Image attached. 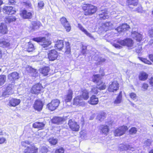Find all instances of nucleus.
<instances>
[{
    "mask_svg": "<svg viewBox=\"0 0 153 153\" xmlns=\"http://www.w3.org/2000/svg\"><path fill=\"white\" fill-rule=\"evenodd\" d=\"M31 142L28 140H25L21 142V145L24 147L23 153H37L38 149L33 144H31Z\"/></svg>",
    "mask_w": 153,
    "mask_h": 153,
    "instance_id": "nucleus-1",
    "label": "nucleus"
},
{
    "mask_svg": "<svg viewBox=\"0 0 153 153\" xmlns=\"http://www.w3.org/2000/svg\"><path fill=\"white\" fill-rule=\"evenodd\" d=\"M33 40L34 41L39 42L43 48H46L51 45V42L48 39H46L45 37H39L33 38Z\"/></svg>",
    "mask_w": 153,
    "mask_h": 153,
    "instance_id": "nucleus-2",
    "label": "nucleus"
},
{
    "mask_svg": "<svg viewBox=\"0 0 153 153\" xmlns=\"http://www.w3.org/2000/svg\"><path fill=\"white\" fill-rule=\"evenodd\" d=\"M83 9L85 10L84 14L85 15L93 14L97 11V7L91 4H85Z\"/></svg>",
    "mask_w": 153,
    "mask_h": 153,
    "instance_id": "nucleus-3",
    "label": "nucleus"
},
{
    "mask_svg": "<svg viewBox=\"0 0 153 153\" xmlns=\"http://www.w3.org/2000/svg\"><path fill=\"white\" fill-rule=\"evenodd\" d=\"M117 42L122 46H126L129 48L133 47L134 42L131 39L127 38L124 40H119Z\"/></svg>",
    "mask_w": 153,
    "mask_h": 153,
    "instance_id": "nucleus-4",
    "label": "nucleus"
},
{
    "mask_svg": "<svg viewBox=\"0 0 153 153\" xmlns=\"http://www.w3.org/2000/svg\"><path fill=\"white\" fill-rule=\"evenodd\" d=\"M128 129V128L126 126H121L115 130L114 131V135L115 136H122L125 133Z\"/></svg>",
    "mask_w": 153,
    "mask_h": 153,
    "instance_id": "nucleus-5",
    "label": "nucleus"
},
{
    "mask_svg": "<svg viewBox=\"0 0 153 153\" xmlns=\"http://www.w3.org/2000/svg\"><path fill=\"white\" fill-rule=\"evenodd\" d=\"M60 103V101L57 99L53 100L51 102L49 103L47 105V107L48 109L51 111L55 110L58 106Z\"/></svg>",
    "mask_w": 153,
    "mask_h": 153,
    "instance_id": "nucleus-6",
    "label": "nucleus"
},
{
    "mask_svg": "<svg viewBox=\"0 0 153 153\" xmlns=\"http://www.w3.org/2000/svg\"><path fill=\"white\" fill-rule=\"evenodd\" d=\"M119 87V84L117 82L114 81L110 82L108 90L109 92H114L118 89Z\"/></svg>",
    "mask_w": 153,
    "mask_h": 153,
    "instance_id": "nucleus-7",
    "label": "nucleus"
},
{
    "mask_svg": "<svg viewBox=\"0 0 153 153\" xmlns=\"http://www.w3.org/2000/svg\"><path fill=\"white\" fill-rule=\"evenodd\" d=\"M60 21L62 25L64 27L67 32H69L71 29L70 24L68 21L67 19L64 17L61 18Z\"/></svg>",
    "mask_w": 153,
    "mask_h": 153,
    "instance_id": "nucleus-8",
    "label": "nucleus"
},
{
    "mask_svg": "<svg viewBox=\"0 0 153 153\" xmlns=\"http://www.w3.org/2000/svg\"><path fill=\"white\" fill-rule=\"evenodd\" d=\"M19 77V74L16 72L10 73L8 76V80L12 83H14L15 80L18 79Z\"/></svg>",
    "mask_w": 153,
    "mask_h": 153,
    "instance_id": "nucleus-9",
    "label": "nucleus"
},
{
    "mask_svg": "<svg viewBox=\"0 0 153 153\" xmlns=\"http://www.w3.org/2000/svg\"><path fill=\"white\" fill-rule=\"evenodd\" d=\"M68 125L70 128L73 131H77L79 130V126L77 123L72 120H69Z\"/></svg>",
    "mask_w": 153,
    "mask_h": 153,
    "instance_id": "nucleus-10",
    "label": "nucleus"
},
{
    "mask_svg": "<svg viewBox=\"0 0 153 153\" xmlns=\"http://www.w3.org/2000/svg\"><path fill=\"white\" fill-rule=\"evenodd\" d=\"M43 106L42 102L40 100H37L35 101L33 106L34 109L40 111L42 110Z\"/></svg>",
    "mask_w": 153,
    "mask_h": 153,
    "instance_id": "nucleus-11",
    "label": "nucleus"
},
{
    "mask_svg": "<svg viewBox=\"0 0 153 153\" xmlns=\"http://www.w3.org/2000/svg\"><path fill=\"white\" fill-rule=\"evenodd\" d=\"M48 58L50 61H54L56 59L58 56L57 51L55 50L50 51L48 53Z\"/></svg>",
    "mask_w": 153,
    "mask_h": 153,
    "instance_id": "nucleus-12",
    "label": "nucleus"
},
{
    "mask_svg": "<svg viewBox=\"0 0 153 153\" xmlns=\"http://www.w3.org/2000/svg\"><path fill=\"white\" fill-rule=\"evenodd\" d=\"M100 133L105 135H107L109 131L108 126L106 125H101L99 127Z\"/></svg>",
    "mask_w": 153,
    "mask_h": 153,
    "instance_id": "nucleus-13",
    "label": "nucleus"
},
{
    "mask_svg": "<svg viewBox=\"0 0 153 153\" xmlns=\"http://www.w3.org/2000/svg\"><path fill=\"white\" fill-rule=\"evenodd\" d=\"M42 88V86L40 84H36L32 87L31 90V92L33 94H38L40 92Z\"/></svg>",
    "mask_w": 153,
    "mask_h": 153,
    "instance_id": "nucleus-14",
    "label": "nucleus"
},
{
    "mask_svg": "<svg viewBox=\"0 0 153 153\" xmlns=\"http://www.w3.org/2000/svg\"><path fill=\"white\" fill-rule=\"evenodd\" d=\"M84 101L81 98V96H77L74 100L73 104L75 105L80 106L84 105Z\"/></svg>",
    "mask_w": 153,
    "mask_h": 153,
    "instance_id": "nucleus-15",
    "label": "nucleus"
},
{
    "mask_svg": "<svg viewBox=\"0 0 153 153\" xmlns=\"http://www.w3.org/2000/svg\"><path fill=\"white\" fill-rule=\"evenodd\" d=\"M3 11L6 14L10 15L14 14L16 12L13 7L10 6L4 7L3 8Z\"/></svg>",
    "mask_w": 153,
    "mask_h": 153,
    "instance_id": "nucleus-16",
    "label": "nucleus"
},
{
    "mask_svg": "<svg viewBox=\"0 0 153 153\" xmlns=\"http://www.w3.org/2000/svg\"><path fill=\"white\" fill-rule=\"evenodd\" d=\"M129 26L126 24H122L116 28L115 30L118 32H124L128 30Z\"/></svg>",
    "mask_w": 153,
    "mask_h": 153,
    "instance_id": "nucleus-17",
    "label": "nucleus"
},
{
    "mask_svg": "<svg viewBox=\"0 0 153 153\" xmlns=\"http://www.w3.org/2000/svg\"><path fill=\"white\" fill-rule=\"evenodd\" d=\"M21 16L25 19H31L32 16V15L31 12H27L25 10H22L20 13Z\"/></svg>",
    "mask_w": 153,
    "mask_h": 153,
    "instance_id": "nucleus-18",
    "label": "nucleus"
},
{
    "mask_svg": "<svg viewBox=\"0 0 153 153\" xmlns=\"http://www.w3.org/2000/svg\"><path fill=\"white\" fill-rule=\"evenodd\" d=\"M131 36L138 42L140 41L142 39L141 34L136 31H133L132 32Z\"/></svg>",
    "mask_w": 153,
    "mask_h": 153,
    "instance_id": "nucleus-19",
    "label": "nucleus"
},
{
    "mask_svg": "<svg viewBox=\"0 0 153 153\" xmlns=\"http://www.w3.org/2000/svg\"><path fill=\"white\" fill-rule=\"evenodd\" d=\"M73 94V92L72 90H69L68 91L67 94L64 97V100L66 102H70L72 98Z\"/></svg>",
    "mask_w": 153,
    "mask_h": 153,
    "instance_id": "nucleus-20",
    "label": "nucleus"
},
{
    "mask_svg": "<svg viewBox=\"0 0 153 153\" xmlns=\"http://www.w3.org/2000/svg\"><path fill=\"white\" fill-rule=\"evenodd\" d=\"M20 102L21 101L19 99L12 98L10 100L9 104L10 106L15 107L19 104Z\"/></svg>",
    "mask_w": 153,
    "mask_h": 153,
    "instance_id": "nucleus-21",
    "label": "nucleus"
},
{
    "mask_svg": "<svg viewBox=\"0 0 153 153\" xmlns=\"http://www.w3.org/2000/svg\"><path fill=\"white\" fill-rule=\"evenodd\" d=\"M108 12L105 10L101 11L99 14L100 17L101 19H105L108 18Z\"/></svg>",
    "mask_w": 153,
    "mask_h": 153,
    "instance_id": "nucleus-22",
    "label": "nucleus"
},
{
    "mask_svg": "<svg viewBox=\"0 0 153 153\" xmlns=\"http://www.w3.org/2000/svg\"><path fill=\"white\" fill-rule=\"evenodd\" d=\"M10 43L8 40L0 39V46L3 47H7L10 46Z\"/></svg>",
    "mask_w": 153,
    "mask_h": 153,
    "instance_id": "nucleus-23",
    "label": "nucleus"
},
{
    "mask_svg": "<svg viewBox=\"0 0 153 153\" xmlns=\"http://www.w3.org/2000/svg\"><path fill=\"white\" fill-rule=\"evenodd\" d=\"M127 3L129 7L133 8L138 3V0H128Z\"/></svg>",
    "mask_w": 153,
    "mask_h": 153,
    "instance_id": "nucleus-24",
    "label": "nucleus"
},
{
    "mask_svg": "<svg viewBox=\"0 0 153 153\" xmlns=\"http://www.w3.org/2000/svg\"><path fill=\"white\" fill-rule=\"evenodd\" d=\"M148 74L143 71L141 72L139 75V78L141 81H145L146 80L148 77Z\"/></svg>",
    "mask_w": 153,
    "mask_h": 153,
    "instance_id": "nucleus-25",
    "label": "nucleus"
},
{
    "mask_svg": "<svg viewBox=\"0 0 153 153\" xmlns=\"http://www.w3.org/2000/svg\"><path fill=\"white\" fill-rule=\"evenodd\" d=\"M45 126V124L42 122H36L33 124V126L35 128L42 129Z\"/></svg>",
    "mask_w": 153,
    "mask_h": 153,
    "instance_id": "nucleus-26",
    "label": "nucleus"
},
{
    "mask_svg": "<svg viewBox=\"0 0 153 153\" xmlns=\"http://www.w3.org/2000/svg\"><path fill=\"white\" fill-rule=\"evenodd\" d=\"M98 102L97 98L95 96L93 95L90 98V100L88 101V103L92 105L97 104Z\"/></svg>",
    "mask_w": 153,
    "mask_h": 153,
    "instance_id": "nucleus-27",
    "label": "nucleus"
},
{
    "mask_svg": "<svg viewBox=\"0 0 153 153\" xmlns=\"http://www.w3.org/2000/svg\"><path fill=\"white\" fill-rule=\"evenodd\" d=\"M64 119L62 117H55L52 119V121L53 123L57 124L62 123Z\"/></svg>",
    "mask_w": 153,
    "mask_h": 153,
    "instance_id": "nucleus-28",
    "label": "nucleus"
},
{
    "mask_svg": "<svg viewBox=\"0 0 153 153\" xmlns=\"http://www.w3.org/2000/svg\"><path fill=\"white\" fill-rule=\"evenodd\" d=\"M78 27L79 29L81 30L82 32L84 33L87 36L90 37V38H93V36L91 35V33H89L80 24H78Z\"/></svg>",
    "mask_w": 153,
    "mask_h": 153,
    "instance_id": "nucleus-29",
    "label": "nucleus"
},
{
    "mask_svg": "<svg viewBox=\"0 0 153 153\" xmlns=\"http://www.w3.org/2000/svg\"><path fill=\"white\" fill-rule=\"evenodd\" d=\"M7 30L6 25L4 23H1L0 25V33L4 34L6 33Z\"/></svg>",
    "mask_w": 153,
    "mask_h": 153,
    "instance_id": "nucleus-30",
    "label": "nucleus"
},
{
    "mask_svg": "<svg viewBox=\"0 0 153 153\" xmlns=\"http://www.w3.org/2000/svg\"><path fill=\"white\" fill-rule=\"evenodd\" d=\"M50 70V69L48 67H44L39 70L40 72L43 74L44 76L47 75Z\"/></svg>",
    "mask_w": 153,
    "mask_h": 153,
    "instance_id": "nucleus-31",
    "label": "nucleus"
},
{
    "mask_svg": "<svg viewBox=\"0 0 153 153\" xmlns=\"http://www.w3.org/2000/svg\"><path fill=\"white\" fill-rule=\"evenodd\" d=\"M55 46L59 50H61L64 46L63 40H58L55 44Z\"/></svg>",
    "mask_w": 153,
    "mask_h": 153,
    "instance_id": "nucleus-32",
    "label": "nucleus"
},
{
    "mask_svg": "<svg viewBox=\"0 0 153 153\" xmlns=\"http://www.w3.org/2000/svg\"><path fill=\"white\" fill-rule=\"evenodd\" d=\"M120 149L122 151L126 150H127L129 149L131 151H133V148L131 147V146L127 144H121L119 146Z\"/></svg>",
    "mask_w": 153,
    "mask_h": 153,
    "instance_id": "nucleus-33",
    "label": "nucleus"
},
{
    "mask_svg": "<svg viewBox=\"0 0 153 153\" xmlns=\"http://www.w3.org/2000/svg\"><path fill=\"white\" fill-rule=\"evenodd\" d=\"M105 118V114L103 112H100L98 114L97 119L100 122L102 121Z\"/></svg>",
    "mask_w": 153,
    "mask_h": 153,
    "instance_id": "nucleus-34",
    "label": "nucleus"
},
{
    "mask_svg": "<svg viewBox=\"0 0 153 153\" xmlns=\"http://www.w3.org/2000/svg\"><path fill=\"white\" fill-rule=\"evenodd\" d=\"M97 86V87H98V89L100 90L105 89L106 87V85H105V83L101 81H100V82H98Z\"/></svg>",
    "mask_w": 153,
    "mask_h": 153,
    "instance_id": "nucleus-35",
    "label": "nucleus"
},
{
    "mask_svg": "<svg viewBox=\"0 0 153 153\" xmlns=\"http://www.w3.org/2000/svg\"><path fill=\"white\" fill-rule=\"evenodd\" d=\"M32 28L35 30L39 28L41 25V23L39 21H34L32 22Z\"/></svg>",
    "mask_w": 153,
    "mask_h": 153,
    "instance_id": "nucleus-36",
    "label": "nucleus"
},
{
    "mask_svg": "<svg viewBox=\"0 0 153 153\" xmlns=\"http://www.w3.org/2000/svg\"><path fill=\"white\" fill-rule=\"evenodd\" d=\"M81 98L85 100H87L89 98L88 92L86 90H84L82 91V94L80 95Z\"/></svg>",
    "mask_w": 153,
    "mask_h": 153,
    "instance_id": "nucleus-37",
    "label": "nucleus"
},
{
    "mask_svg": "<svg viewBox=\"0 0 153 153\" xmlns=\"http://www.w3.org/2000/svg\"><path fill=\"white\" fill-rule=\"evenodd\" d=\"M122 100V95L121 92H120L119 95L116 97V99L114 101V103L115 104L117 105L120 103Z\"/></svg>",
    "mask_w": 153,
    "mask_h": 153,
    "instance_id": "nucleus-38",
    "label": "nucleus"
},
{
    "mask_svg": "<svg viewBox=\"0 0 153 153\" xmlns=\"http://www.w3.org/2000/svg\"><path fill=\"white\" fill-rule=\"evenodd\" d=\"M101 77L100 76V75L96 74L93 77V81L94 82L97 83V84L99 82H100V79Z\"/></svg>",
    "mask_w": 153,
    "mask_h": 153,
    "instance_id": "nucleus-39",
    "label": "nucleus"
},
{
    "mask_svg": "<svg viewBox=\"0 0 153 153\" xmlns=\"http://www.w3.org/2000/svg\"><path fill=\"white\" fill-rule=\"evenodd\" d=\"M16 18L14 16H9L5 18V22L6 23H10L11 22L15 21Z\"/></svg>",
    "mask_w": 153,
    "mask_h": 153,
    "instance_id": "nucleus-40",
    "label": "nucleus"
},
{
    "mask_svg": "<svg viewBox=\"0 0 153 153\" xmlns=\"http://www.w3.org/2000/svg\"><path fill=\"white\" fill-rule=\"evenodd\" d=\"M65 53L67 54H69L70 52L71 49L70 44L68 42H65Z\"/></svg>",
    "mask_w": 153,
    "mask_h": 153,
    "instance_id": "nucleus-41",
    "label": "nucleus"
},
{
    "mask_svg": "<svg viewBox=\"0 0 153 153\" xmlns=\"http://www.w3.org/2000/svg\"><path fill=\"white\" fill-rule=\"evenodd\" d=\"M113 26V24L111 22H107L103 24V26L106 27V28L110 29Z\"/></svg>",
    "mask_w": 153,
    "mask_h": 153,
    "instance_id": "nucleus-42",
    "label": "nucleus"
},
{
    "mask_svg": "<svg viewBox=\"0 0 153 153\" xmlns=\"http://www.w3.org/2000/svg\"><path fill=\"white\" fill-rule=\"evenodd\" d=\"M34 49V47L33 45L30 42H28L27 49V51L28 52H31L33 51Z\"/></svg>",
    "mask_w": 153,
    "mask_h": 153,
    "instance_id": "nucleus-43",
    "label": "nucleus"
},
{
    "mask_svg": "<svg viewBox=\"0 0 153 153\" xmlns=\"http://www.w3.org/2000/svg\"><path fill=\"white\" fill-rule=\"evenodd\" d=\"M39 150V152L41 153H46L48 151L47 147L44 146H40Z\"/></svg>",
    "mask_w": 153,
    "mask_h": 153,
    "instance_id": "nucleus-44",
    "label": "nucleus"
},
{
    "mask_svg": "<svg viewBox=\"0 0 153 153\" xmlns=\"http://www.w3.org/2000/svg\"><path fill=\"white\" fill-rule=\"evenodd\" d=\"M27 70L30 73H33L34 74L33 75V76H36L37 74L36 70L33 68L30 67H28L26 68Z\"/></svg>",
    "mask_w": 153,
    "mask_h": 153,
    "instance_id": "nucleus-45",
    "label": "nucleus"
},
{
    "mask_svg": "<svg viewBox=\"0 0 153 153\" xmlns=\"http://www.w3.org/2000/svg\"><path fill=\"white\" fill-rule=\"evenodd\" d=\"M48 141L51 144L53 145H55L57 143V140L53 137L50 138L48 139Z\"/></svg>",
    "mask_w": 153,
    "mask_h": 153,
    "instance_id": "nucleus-46",
    "label": "nucleus"
},
{
    "mask_svg": "<svg viewBox=\"0 0 153 153\" xmlns=\"http://www.w3.org/2000/svg\"><path fill=\"white\" fill-rule=\"evenodd\" d=\"M138 58L140 60L145 64H147L149 65L152 64V63L146 59L141 57H138Z\"/></svg>",
    "mask_w": 153,
    "mask_h": 153,
    "instance_id": "nucleus-47",
    "label": "nucleus"
},
{
    "mask_svg": "<svg viewBox=\"0 0 153 153\" xmlns=\"http://www.w3.org/2000/svg\"><path fill=\"white\" fill-rule=\"evenodd\" d=\"M6 80V77L4 75L0 76V86L3 85Z\"/></svg>",
    "mask_w": 153,
    "mask_h": 153,
    "instance_id": "nucleus-48",
    "label": "nucleus"
},
{
    "mask_svg": "<svg viewBox=\"0 0 153 153\" xmlns=\"http://www.w3.org/2000/svg\"><path fill=\"white\" fill-rule=\"evenodd\" d=\"M98 90V87L94 86L92 88L91 92L92 94H97L99 92Z\"/></svg>",
    "mask_w": 153,
    "mask_h": 153,
    "instance_id": "nucleus-49",
    "label": "nucleus"
},
{
    "mask_svg": "<svg viewBox=\"0 0 153 153\" xmlns=\"http://www.w3.org/2000/svg\"><path fill=\"white\" fill-rule=\"evenodd\" d=\"M6 90L7 91V94H12L13 93L12 85H9L7 87Z\"/></svg>",
    "mask_w": 153,
    "mask_h": 153,
    "instance_id": "nucleus-50",
    "label": "nucleus"
},
{
    "mask_svg": "<svg viewBox=\"0 0 153 153\" xmlns=\"http://www.w3.org/2000/svg\"><path fill=\"white\" fill-rule=\"evenodd\" d=\"M94 59L95 60L98 61L99 62V64H102V62H104L105 61V59L99 57L97 59V58L96 57H95Z\"/></svg>",
    "mask_w": 153,
    "mask_h": 153,
    "instance_id": "nucleus-51",
    "label": "nucleus"
},
{
    "mask_svg": "<svg viewBox=\"0 0 153 153\" xmlns=\"http://www.w3.org/2000/svg\"><path fill=\"white\" fill-rule=\"evenodd\" d=\"M152 142V141L151 140L148 139L144 141V146H149L151 144Z\"/></svg>",
    "mask_w": 153,
    "mask_h": 153,
    "instance_id": "nucleus-52",
    "label": "nucleus"
},
{
    "mask_svg": "<svg viewBox=\"0 0 153 153\" xmlns=\"http://www.w3.org/2000/svg\"><path fill=\"white\" fill-rule=\"evenodd\" d=\"M137 128L135 127L131 128L129 131V133L130 134H135L137 132Z\"/></svg>",
    "mask_w": 153,
    "mask_h": 153,
    "instance_id": "nucleus-53",
    "label": "nucleus"
},
{
    "mask_svg": "<svg viewBox=\"0 0 153 153\" xmlns=\"http://www.w3.org/2000/svg\"><path fill=\"white\" fill-rule=\"evenodd\" d=\"M44 5V4L43 1H40L38 2V7L40 9H42Z\"/></svg>",
    "mask_w": 153,
    "mask_h": 153,
    "instance_id": "nucleus-54",
    "label": "nucleus"
},
{
    "mask_svg": "<svg viewBox=\"0 0 153 153\" xmlns=\"http://www.w3.org/2000/svg\"><path fill=\"white\" fill-rule=\"evenodd\" d=\"M130 97L133 100H134L137 98V96L136 94L134 93H131L130 94Z\"/></svg>",
    "mask_w": 153,
    "mask_h": 153,
    "instance_id": "nucleus-55",
    "label": "nucleus"
},
{
    "mask_svg": "<svg viewBox=\"0 0 153 153\" xmlns=\"http://www.w3.org/2000/svg\"><path fill=\"white\" fill-rule=\"evenodd\" d=\"M24 3L26 6L28 7H31L32 6V4L31 2L29 1H26L24 2Z\"/></svg>",
    "mask_w": 153,
    "mask_h": 153,
    "instance_id": "nucleus-56",
    "label": "nucleus"
},
{
    "mask_svg": "<svg viewBox=\"0 0 153 153\" xmlns=\"http://www.w3.org/2000/svg\"><path fill=\"white\" fill-rule=\"evenodd\" d=\"M64 149L62 148H61L58 149H56L55 151V153H64Z\"/></svg>",
    "mask_w": 153,
    "mask_h": 153,
    "instance_id": "nucleus-57",
    "label": "nucleus"
},
{
    "mask_svg": "<svg viewBox=\"0 0 153 153\" xmlns=\"http://www.w3.org/2000/svg\"><path fill=\"white\" fill-rule=\"evenodd\" d=\"M148 86H149L147 84L144 83L143 84L142 88L144 89V90H146Z\"/></svg>",
    "mask_w": 153,
    "mask_h": 153,
    "instance_id": "nucleus-58",
    "label": "nucleus"
},
{
    "mask_svg": "<svg viewBox=\"0 0 153 153\" xmlns=\"http://www.w3.org/2000/svg\"><path fill=\"white\" fill-rule=\"evenodd\" d=\"M149 36L150 37H153V29L150 30L149 31Z\"/></svg>",
    "mask_w": 153,
    "mask_h": 153,
    "instance_id": "nucleus-59",
    "label": "nucleus"
},
{
    "mask_svg": "<svg viewBox=\"0 0 153 153\" xmlns=\"http://www.w3.org/2000/svg\"><path fill=\"white\" fill-rule=\"evenodd\" d=\"M6 140V139L4 137L0 138V144L3 143L5 142Z\"/></svg>",
    "mask_w": 153,
    "mask_h": 153,
    "instance_id": "nucleus-60",
    "label": "nucleus"
},
{
    "mask_svg": "<svg viewBox=\"0 0 153 153\" xmlns=\"http://www.w3.org/2000/svg\"><path fill=\"white\" fill-rule=\"evenodd\" d=\"M136 10L139 13H142L143 12L142 7L141 6L138 7V8Z\"/></svg>",
    "mask_w": 153,
    "mask_h": 153,
    "instance_id": "nucleus-61",
    "label": "nucleus"
},
{
    "mask_svg": "<svg viewBox=\"0 0 153 153\" xmlns=\"http://www.w3.org/2000/svg\"><path fill=\"white\" fill-rule=\"evenodd\" d=\"M113 45L116 48L120 49L122 48V47L121 46L117 44H114Z\"/></svg>",
    "mask_w": 153,
    "mask_h": 153,
    "instance_id": "nucleus-62",
    "label": "nucleus"
},
{
    "mask_svg": "<svg viewBox=\"0 0 153 153\" xmlns=\"http://www.w3.org/2000/svg\"><path fill=\"white\" fill-rule=\"evenodd\" d=\"M149 83L152 86H153V77H152L149 79Z\"/></svg>",
    "mask_w": 153,
    "mask_h": 153,
    "instance_id": "nucleus-63",
    "label": "nucleus"
},
{
    "mask_svg": "<svg viewBox=\"0 0 153 153\" xmlns=\"http://www.w3.org/2000/svg\"><path fill=\"white\" fill-rule=\"evenodd\" d=\"M149 58L153 62V54H150L149 56Z\"/></svg>",
    "mask_w": 153,
    "mask_h": 153,
    "instance_id": "nucleus-64",
    "label": "nucleus"
}]
</instances>
